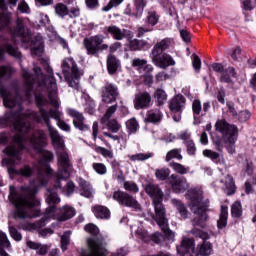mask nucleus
Returning a JSON list of instances; mask_svg holds the SVG:
<instances>
[{"mask_svg":"<svg viewBox=\"0 0 256 256\" xmlns=\"http://www.w3.org/2000/svg\"><path fill=\"white\" fill-rule=\"evenodd\" d=\"M114 201H117L119 205H123L124 207H130L131 209H135L136 211H141V204L137 201L133 195L117 190L113 193Z\"/></svg>","mask_w":256,"mask_h":256,"instance_id":"9b49d317","label":"nucleus"},{"mask_svg":"<svg viewBox=\"0 0 256 256\" xmlns=\"http://www.w3.org/2000/svg\"><path fill=\"white\" fill-rule=\"evenodd\" d=\"M55 13L58 17H66V15H69V8L63 3H58L55 6Z\"/></svg>","mask_w":256,"mask_h":256,"instance_id":"c03bdc74","label":"nucleus"},{"mask_svg":"<svg viewBox=\"0 0 256 256\" xmlns=\"http://www.w3.org/2000/svg\"><path fill=\"white\" fill-rule=\"evenodd\" d=\"M123 188L129 193H139V186L133 181H125Z\"/></svg>","mask_w":256,"mask_h":256,"instance_id":"8fccbe9b","label":"nucleus"},{"mask_svg":"<svg viewBox=\"0 0 256 256\" xmlns=\"http://www.w3.org/2000/svg\"><path fill=\"white\" fill-rule=\"evenodd\" d=\"M126 127L130 133H136L139 129V123L135 118H132L126 122Z\"/></svg>","mask_w":256,"mask_h":256,"instance_id":"5fc2aeb1","label":"nucleus"},{"mask_svg":"<svg viewBox=\"0 0 256 256\" xmlns=\"http://www.w3.org/2000/svg\"><path fill=\"white\" fill-rule=\"evenodd\" d=\"M233 79H237V72L233 67L226 68L220 77L221 83H233Z\"/></svg>","mask_w":256,"mask_h":256,"instance_id":"f704fd0d","label":"nucleus"},{"mask_svg":"<svg viewBox=\"0 0 256 256\" xmlns=\"http://www.w3.org/2000/svg\"><path fill=\"white\" fill-rule=\"evenodd\" d=\"M204 157H208V159H211L212 161H217L219 159V153L206 149L203 151Z\"/></svg>","mask_w":256,"mask_h":256,"instance_id":"052dcab7","label":"nucleus"},{"mask_svg":"<svg viewBox=\"0 0 256 256\" xmlns=\"http://www.w3.org/2000/svg\"><path fill=\"white\" fill-rule=\"evenodd\" d=\"M9 251L11 249V242L7 238V234L0 232V255L1 256H9V254L5 251Z\"/></svg>","mask_w":256,"mask_h":256,"instance_id":"e433bc0d","label":"nucleus"},{"mask_svg":"<svg viewBox=\"0 0 256 256\" xmlns=\"http://www.w3.org/2000/svg\"><path fill=\"white\" fill-rule=\"evenodd\" d=\"M62 72L65 78V81L68 83L72 89L76 91L81 90L79 85L81 77H83V70L77 67V63L73 58H65L61 64Z\"/></svg>","mask_w":256,"mask_h":256,"instance_id":"0eeeda50","label":"nucleus"},{"mask_svg":"<svg viewBox=\"0 0 256 256\" xmlns=\"http://www.w3.org/2000/svg\"><path fill=\"white\" fill-rule=\"evenodd\" d=\"M88 247L90 251L88 253H83L82 256H107V249L103 247V242L97 238H89Z\"/></svg>","mask_w":256,"mask_h":256,"instance_id":"dca6fc26","label":"nucleus"},{"mask_svg":"<svg viewBox=\"0 0 256 256\" xmlns=\"http://www.w3.org/2000/svg\"><path fill=\"white\" fill-rule=\"evenodd\" d=\"M8 53L10 57H14L15 59H21L22 55L19 49L16 46H13L11 43H4L0 47V61L5 59V54Z\"/></svg>","mask_w":256,"mask_h":256,"instance_id":"393cba45","label":"nucleus"},{"mask_svg":"<svg viewBox=\"0 0 256 256\" xmlns=\"http://www.w3.org/2000/svg\"><path fill=\"white\" fill-rule=\"evenodd\" d=\"M220 183L223 185L222 189L226 195H233L235 193L237 188L235 187V181H233V177L231 175H226L220 180Z\"/></svg>","mask_w":256,"mask_h":256,"instance_id":"c756f323","label":"nucleus"},{"mask_svg":"<svg viewBox=\"0 0 256 256\" xmlns=\"http://www.w3.org/2000/svg\"><path fill=\"white\" fill-rule=\"evenodd\" d=\"M98 149H99L100 155H102V157H104L105 159H113V157H114L113 151H111L107 148H104V147H99Z\"/></svg>","mask_w":256,"mask_h":256,"instance_id":"e2e57ef3","label":"nucleus"},{"mask_svg":"<svg viewBox=\"0 0 256 256\" xmlns=\"http://www.w3.org/2000/svg\"><path fill=\"white\" fill-rule=\"evenodd\" d=\"M153 156H154L153 153L147 152V153H138V154L130 155L128 157L130 161H147V159H151V157Z\"/></svg>","mask_w":256,"mask_h":256,"instance_id":"37998d69","label":"nucleus"},{"mask_svg":"<svg viewBox=\"0 0 256 256\" xmlns=\"http://www.w3.org/2000/svg\"><path fill=\"white\" fill-rule=\"evenodd\" d=\"M71 241V231H66L61 236V249L62 251H67V247L69 246V243Z\"/></svg>","mask_w":256,"mask_h":256,"instance_id":"09e8293b","label":"nucleus"},{"mask_svg":"<svg viewBox=\"0 0 256 256\" xmlns=\"http://www.w3.org/2000/svg\"><path fill=\"white\" fill-rule=\"evenodd\" d=\"M216 131H219L224 136L228 143L227 150L231 155L235 153V141H237V128L235 125H230L225 120H218L215 124Z\"/></svg>","mask_w":256,"mask_h":256,"instance_id":"6e6552de","label":"nucleus"},{"mask_svg":"<svg viewBox=\"0 0 256 256\" xmlns=\"http://www.w3.org/2000/svg\"><path fill=\"white\" fill-rule=\"evenodd\" d=\"M190 199V209L196 217L192 220L193 229L190 231L195 237L203 239V242L198 245V254L201 256H209L213 253V244L209 239V234L203 232L205 229V222L207 221V202H203V191L201 189H192L188 191ZM201 227V229L197 228Z\"/></svg>","mask_w":256,"mask_h":256,"instance_id":"39448f33","label":"nucleus"},{"mask_svg":"<svg viewBox=\"0 0 256 256\" xmlns=\"http://www.w3.org/2000/svg\"><path fill=\"white\" fill-rule=\"evenodd\" d=\"M151 107V94L149 92H141L135 95L134 108L139 111L140 109H149Z\"/></svg>","mask_w":256,"mask_h":256,"instance_id":"5701e85b","label":"nucleus"},{"mask_svg":"<svg viewBox=\"0 0 256 256\" xmlns=\"http://www.w3.org/2000/svg\"><path fill=\"white\" fill-rule=\"evenodd\" d=\"M17 11H20L22 14L29 15V13H31V8L25 0H21L17 6Z\"/></svg>","mask_w":256,"mask_h":256,"instance_id":"6e6d98bb","label":"nucleus"},{"mask_svg":"<svg viewBox=\"0 0 256 256\" xmlns=\"http://www.w3.org/2000/svg\"><path fill=\"white\" fill-rule=\"evenodd\" d=\"M31 53L37 57L43 55V36L36 34L31 41Z\"/></svg>","mask_w":256,"mask_h":256,"instance_id":"bb28decb","label":"nucleus"},{"mask_svg":"<svg viewBox=\"0 0 256 256\" xmlns=\"http://www.w3.org/2000/svg\"><path fill=\"white\" fill-rule=\"evenodd\" d=\"M150 58L152 63L160 69H167V67L175 65V60L167 53L150 54Z\"/></svg>","mask_w":256,"mask_h":256,"instance_id":"a211bd4d","label":"nucleus"},{"mask_svg":"<svg viewBox=\"0 0 256 256\" xmlns=\"http://www.w3.org/2000/svg\"><path fill=\"white\" fill-rule=\"evenodd\" d=\"M78 185L80 187L79 193L81 197H86V199H91L93 197V187L89 182L83 178H79Z\"/></svg>","mask_w":256,"mask_h":256,"instance_id":"c85d7f7f","label":"nucleus"},{"mask_svg":"<svg viewBox=\"0 0 256 256\" xmlns=\"http://www.w3.org/2000/svg\"><path fill=\"white\" fill-rule=\"evenodd\" d=\"M9 233L14 241H21L23 239V235L14 226H9Z\"/></svg>","mask_w":256,"mask_h":256,"instance_id":"4d7b16f0","label":"nucleus"},{"mask_svg":"<svg viewBox=\"0 0 256 256\" xmlns=\"http://www.w3.org/2000/svg\"><path fill=\"white\" fill-rule=\"evenodd\" d=\"M57 204L58 203H48L49 207L46 208L44 216L40 220H37L36 222L33 223L21 222L19 224V229H22L23 231H39V229H42V227H45V225H47V221H49V219H55V211H57Z\"/></svg>","mask_w":256,"mask_h":256,"instance_id":"1a4fd4ad","label":"nucleus"},{"mask_svg":"<svg viewBox=\"0 0 256 256\" xmlns=\"http://www.w3.org/2000/svg\"><path fill=\"white\" fill-rule=\"evenodd\" d=\"M42 115L43 120L40 118L38 121H45L58 161V172L56 174L57 181L52 188L47 190L46 193V202L51 205L55 203H61V198H59L58 195L59 192L66 193L67 197H71V195L75 193V183L73 181H68L65 187H63L61 184V181H67L71 175L69 172L72 167L71 159L67 153V148L65 147V140H63V136L59 135V131H57L55 127L51 126V124H49V116L47 115V112L43 111Z\"/></svg>","mask_w":256,"mask_h":256,"instance_id":"7ed1b4c3","label":"nucleus"},{"mask_svg":"<svg viewBox=\"0 0 256 256\" xmlns=\"http://www.w3.org/2000/svg\"><path fill=\"white\" fill-rule=\"evenodd\" d=\"M10 23L11 16L7 14H2L0 16V31H4V29H7L15 45H17V39L18 41H21V43H31V29L27 27V24H25V19L18 17L13 27H9Z\"/></svg>","mask_w":256,"mask_h":256,"instance_id":"423d86ee","label":"nucleus"},{"mask_svg":"<svg viewBox=\"0 0 256 256\" xmlns=\"http://www.w3.org/2000/svg\"><path fill=\"white\" fill-rule=\"evenodd\" d=\"M229 217V208L227 206H221V212L217 221L218 229H225L227 227V219Z\"/></svg>","mask_w":256,"mask_h":256,"instance_id":"c9c22d12","label":"nucleus"},{"mask_svg":"<svg viewBox=\"0 0 256 256\" xmlns=\"http://www.w3.org/2000/svg\"><path fill=\"white\" fill-rule=\"evenodd\" d=\"M104 40L105 36L101 34L85 38L83 45L87 51V55H99V45H101Z\"/></svg>","mask_w":256,"mask_h":256,"instance_id":"ddd939ff","label":"nucleus"},{"mask_svg":"<svg viewBox=\"0 0 256 256\" xmlns=\"http://www.w3.org/2000/svg\"><path fill=\"white\" fill-rule=\"evenodd\" d=\"M202 109L203 106L201 105V100H194L192 103L194 125H200L201 117L199 115H202Z\"/></svg>","mask_w":256,"mask_h":256,"instance_id":"72a5a7b5","label":"nucleus"},{"mask_svg":"<svg viewBox=\"0 0 256 256\" xmlns=\"http://www.w3.org/2000/svg\"><path fill=\"white\" fill-rule=\"evenodd\" d=\"M26 245L29 249L36 251L37 255H47V252L49 251V246L41 244L39 242H33L31 240H28L26 242Z\"/></svg>","mask_w":256,"mask_h":256,"instance_id":"7c9ffc66","label":"nucleus"},{"mask_svg":"<svg viewBox=\"0 0 256 256\" xmlns=\"http://www.w3.org/2000/svg\"><path fill=\"white\" fill-rule=\"evenodd\" d=\"M66 112L69 117H72V123L75 129H78V131H89V125L85 123V116H83V113L73 108H67Z\"/></svg>","mask_w":256,"mask_h":256,"instance_id":"f3484780","label":"nucleus"},{"mask_svg":"<svg viewBox=\"0 0 256 256\" xmlns=\"http://www.w3.org/2000/svg\"><path fill=\"white\" fill-rule=\"evenodd\" d=\"M106 123L109 131H112V133H119L121 131V124L117 120H108Z\"/></svg>","mask_w":256,"mask_h":256,"instance_id":"603ef678","label":"nucleus"},{"mask_svg":"<svg viewBox=\"0 0 256 256\" xmlns=\"http://www.w3.org/2000/svg\"><path fill=\"white\" fill-rule=\"evenodd\" d=\"M143 47V41L134 39L130 42V49L131 51H139Z\"/></svg>","mask_w":256,"mask_h":256,"instance_id":"69168bd1","label":"nucleus"},{"mask_svg":"<svg viewBox=\"0 0 256 256\" xmlns=\"http://www.w3.org/2000/svg\"><path fill=\"white\" fill-rule=\"evenodd\" d=\"M153 205L156 214L155 221L163 231L166 239L168 241H175V232L169 229V220H167V213L165 211V207L163 206V202H156Z\"/></svg>","mask_w":256,"mask_h":256,"instance_id":"9d476101","label":"nucleus"},{"mask_svg":"<svg viewBox=\"0 0 256 256\" xmlns=\"http://www.w3.org/2000/svg\"><path fill=\"white\" fill-rule=\"evenodd\" d=\"M231 215L236 219H239L241 215H243V208L241 206V202H234L231 207Z\"/></svg>","mask_w":256,"mask_h":256,"instance_id":"a18cd8bd","label":"nucleus"},{"mask_svg":"<svg viewBox=\"0 0 256 256\" xmlns=\"http://www.w3.org/2000/svg\"><path fill=\"white\" fill-rule=\"evenodd\" d=\"M169 175H171V170L169 168H161L155 170V177L158 181H165L169 179Z\"/></svg>","mask_w":256,"mask_h":256,"instance_id":"a19ab883","label":"nucleus"},{"mask_svg":"<svg viewBox=\"0 0 256 256\" xmlns=\"http://www.w3.org/2000/svg\"><path fill=\"white\" fill-rule=\"evenodd\" d=\"M119 89L111 83H106L102 90V101L104 103H113L117 100Z\"/></svg>","mask_w":256,"mask_h":256,"instance_id":"aec40b11","label":"nucleus"},{"mask_svg":"<svg viewBox=\"0 0 256 256\" xmlns=\"http://www.w3.org/2000/svg\"><path fill=\"white\" fill-rule=\"evenodd\" d=\"M173 39L171 38H164L157 42L150 53V55H161L164 51H167L170 47H173Z\"/></svg>","mask_w":256,"mask_h":256,"instance_id":"a878e982","label":"nucleus"},{"mask_svg":"<svg viewBox=\"0 0 256 256\" xmlns=\"http://www.w3.org/2000/svg\"><path fill=\"white\" fill-rule=\"evenodd\" d=\"M177 211L179 212L181 217H183V219H187V217L189 215V211H187V208L185 207V205L179 203L177 205Z\"/></svg>","mask_w":256,"mask_h":256,"instance_id":"774afa93","label":"nucleus"},{"mask_svg":"<svg viewBox=\"0 0 256 256\" xmlns=\"http://www.w3.org/2000/svg\"><path fill=\"white\" fill-rule=\"evenodd\" d=\"M85 231H87V233H90V235H93V237H97V235H99V227H97V225L95 224H87L84 227Z\"/></svg>","mask_w":256,"mask_h":256,"instance_id":"bf43d9fd","label":"nucleus"},{"mask_svg":"<svg viewBox=\"0 0 256 256\" xmlns=\"http://www.w3.org/2000/svg\"><path fill=\"white\" fill-rule=\"evenodd\" d=\"M236 119L239 121V123H247V121L251 119V112L249 110H242L238 113Z\"/></svg>","mask_w":256,"mask_h":256,"instance_id":"864d4df0","label":"nucleus"},{"mask_svg":"<svg viewBox=\"0 0 256 256\" xmlns=\"http://www.w3.org/2000/svg\"><path fill=\"white\" fill-rule=\"evenodd\" d=\"M147 6V0H134V4H128L124 10V15L140 19L143 16V11Z\"/></svg>","mask_w":256,"mask_h":256,"instance_id":"2eb2a0df","label":"nucleus"},{"mask_svg":"<svg viewBox=\"0 0 256 256\" xmlns=\"http://www.w3.org/2000/svg\"><path fill=\"white\" fill-rule=\"evenodd\" d=\"M121 67V62L115 55H109L107 58V70L109 75H115L117 70Z\"/></svg>","mask_w":256,"mask_h":256,"instance_id":"2f4dec72","label":"nucleus"},{"mask_svg":"<svg viewBox=\"0 0 256 256\" xmlns=\"http://www.w3.org/2000/svg\"><path fill=\"white\" fill-rule=\"evenodd\" d=\"M53 175V169L49 164H45L42 168H38L37 179L30 186L17 188L9 187L8 199L14 205L15 219H35L41 217V210L36 208L39 201L35 198L38 187H45L48 182V177Z\"/></svg>","mask_w":256,"mask_h":256,"instance_id":"20e7f679","label":"nucleus"},{"mask_svg":"<svg viewBox=\"0 0 256 256\" xmlns=\"http://www.w3.org/2000/svg\"><path fill=\"white\" fill-rule=\"evenodd\" d=\"M154 97L156 99L158 107H161V105H165V101H167V93L165 92V90L158 88L154 93Z\"/></svg>","mask_w":256,"mask_h":256,"instance_id":"ea45409f","label":"nucleus"},{"mask_svg":"<svg viewBox=\"0 0 256 256\" xmlns=\"http://www.w3.org/2000/svg\"><path fill=\"white\" fill-rule=\"evenodd\" d=\"M117 111V104L110 106L107 110L104 116L101 118V123L105 124L113 115H115V112Z\"/></svg>","mask_w":256,"mask_h":256,"instance_id":"de8ad7c7","label":"nucleus"},{"mask_svg":"<svg viewBox=\"0 0 256 256\" xmlns=\"http://www.w3.org/2000/svg\"><path fill=\"white\" fill-rule=\"evenodd\" d=\"M146 121L147 123H152L153 125H157L163 121V112L159 108H153L147 111L146 113Z\"/></svg>","mask_w":256,"mask_h":256,"instance_id":"cd10ccee","label":"nucleus"},{"mask_svg":"<svg viewBox=\"0 0 256 256\" xmlns=\"http://www.w3.org/2000/svg\"><path fill=\"white\" fill-rule=\"evenodd\" d=\"M75 208L69 205H65L60 209V213L58 216V221H68V219H73L75 217Z\"/></svg>","mask_w":256,"mask_h":256,"instance_id":"473e14b6","label":"nucleus"},{"mask_svg":"<svg viewBox=\"0 0 256 256\" xmlns=\"http://www.w3.org/2000/svg\"><path fill=\"white\" fill-rule=\"evenodd\" d=\"M11 75H13V68L10 65L0 66V95L3 99L4 107L8 109L4 116H0V126L7 127V125H11L16 131V134L12 137L11 144L3 151L7 157L2 159V166L6 167L10 179H13L14 177H31L33 175V170L29 166H24L19 170L16 168L23 161V150L27 145L33 147L36 153H42L46 163L53 161V153L43 151L47 135L43 130L33 131L31 117H29L31 111L23 114V106L19 101L17 88L14 89L15 95H13L11 91L1 85L3 81L11 79ZM31 131L32 134L28 135Z\"/></svg>","mask_w":256,"mask_h":256,"instance_id":"f257e3e1","label":"nucleus"},{"mask_svg":"<svg viewBox=\"0 0 256 256\" xmlns=\"http://www.w3.org/2000/svg\"><path fill=\"white\" fill-rule=\"evenodd\" d=\"M170 167H172L173 171L179 175H187L189 173V167H185L181 163L172 162L170 163Z\"/></svg>","mask_w":256,"mask_h":256,"instance_id":"79ce46f5","label":"nucleus"},{"mask_svg":"<svg viewBox=\"0 0 256 256\" xmlns=\"http://www.w3.org/2000/svg\"><path fill=\"white\" fill-rule=\"evenodd\" d=\"M68 15L71 18H76L79 17V15H81V8H79V6H72L69 10H68Z\"/></svg>","mask_w":256,"mask_h":256,"instance_id":"338daca9","label":"nucleus"},{"mask_svg":"<svg viewBox=\"0 0 256 256\" xmlns=\"http://www.w3.org/2000/svg\"><path fill=\"white\" fill-rule=\"evenodd\" d=\"M33 71L35 76L28 72L27 69L22 68V77L25 80V96L28 101H31L34 96L36 105L39 109V112H30V120L32 119L33 121H36V123H45L47 125L45 120H43V111H45L48 115L50 127H53L51 125V119H54L57 121L59 129L69 133L71 131V126L65 121L61 120V115H63V113L59 111L61 101L59 100L57 80H55V77L53 76V68L49 66L47 67L46 71L48 73V77L43 75V71L39 66H34ZM39 119L42 120L39 122Z\"/></svg>","mask_w":256,"mask_h":256,"instance_id":"f03ea898","label":"nucleus"},{"mask_svg":"<svg viewBox=\"0 0 256 256\" xmlns=\"http://www.w3.org/2000/svg\"><path fill=\"white\" fill-rule=\"evenodd\" d=\"M106 32L111 35L116 41H123V39H131V31L127 29H121L116 25L105 27Z\"/></svg>","mask_w":256,"mask_h":256,"instance_id":"4be33fe9","label":"nucleus"},{"mask_svg":"<svg viewBox=\"0 0 256 256\" xmlns=\"http://www.w3.org/2000/svg\"><path fill=\"white\" fill-rule=\"evenodd\" d=\"M177 159L181 161L183 159V155H181V148H175L167 152L165 161L169 163V161Z\"/></svg>","mask_w":256,"mask_h":256,"instance_id":"58836bf2","label":"nucleus"},{"mask_svg":"<svg viewBox=\"0 0 256 256\" xmlns=\"http://www.w3.org/2000/svg\"><path fill=\"white\" fill-rule=\"evenodd\" d=\"M147 65V60L141 59V58H134L132 60V67H137L138 69H141L142 67H145Z\"/></svg>","mask_w":256,"mask_h":256,"instance_id":"0e129e2a","label":"nucleus"},{"mask_svg":"<svg viewBox=\"0 0 256 256\" xmlns=\"http://www.w3.org/2000/svg\"><path fill=\"white\" fill-rule=\"evenodd\" d=\"M185 145L188 155L194 156L195 153H197V146H195V142H193V140L186 141Z\"/></svg>","mask_w":256,"mask_h":256,"instance_id":"13d9d810","label":"nucleus"},{"mask_svg":"<svg viewBox=\"0 0 256 256\" xmlns=\"http://www.w3.org/2000/svg\"><path fill=\"white\" fill-rule=\"evenodd\" d=\"M168 183L174 193H185V191L189 189V182H187V178L177 174L170 175Z\"/></svg>","mask_w":256,"mask_h":256,"instance_id":"4468645a","label":"nucleus"},{"mask_svg":"<svg viewBox=\"0 0 256 256\" xmlns=\"http://www.w3.org/2000/svg\"><path fill=\"white\" fill-rule=\"evenodd\" d=\"M148 26H141L138 28V37H143L145 33H151L153 27L159 23V15L156 12H149L147 16Z\"/></svg>","mask_w":256,"mask_h":256,"instance_id":"b1692460","label":"nucleus"},{"mask_svg":"<svg viewBox=\"0 0 256 256\" xmlns=\"http://www.w3.org/2000/svg\"><path fill=\"white\" fill-rule=\"evenodd\" d=\"M93 213L97 219H109L111 217V212L105 206H95Z\"/></svg>","mask_w":256,"mask_h":256,"instance_id":"4c0bfd02","label":"nucleus"},{"mask_svg":"<svg viewBox=\"0 0 256 256\" xmlns=\"http://www.w3.org/2000/svg\"><path fill=\"white\" fill-rule=\"evenodd\" d=\"M176 249L181 256H193L195 254V239L184 237Z\"/></svg>","mask_w":256,"mask_h":256,"instance_id":"6ab92c4d","label":"nucleus"},{"mask_svg":"<svg viewBox=\"0 0 256 256\" xmlns=\"http://www.w3.org/2000/svg\"><path fill=\"white\" fill-rule=\"evenodd\" d=\"M185 103V96L181 94L174 96L169 102V109L172 113H174L173 120L176 123L181 121V113H183V109H185Z\"/></svg>","mask_w":256,"mask_h":256,"instance_id":"f8f14e48","label":"nucleus"},{"mask_svg":"<svg viewBox=\"0 0 256 256\" xmlns=\"http://www.w3.org/2000/svg\"><path fill=\"white\" fill-rule=\"evenodd\" d=\"M145 191L149 197L152 198L153 204L155 203H163V190L159 187V185L154 183H148L145 186Z\"/></svg>","mask_w":256,"mask_h":256,"instance_id":"412c9836","label":"nucleus"},{"mask_svg":"<svg viewBox=\"0 0 256 256\" xmlns=\"http://www.w3.org/2000/svg\"><path fill=\"white\" fill-rule=\"evenodd\" d=\"M92 169L97 175H107V166L104 163L94 162L92 164Z\"/></svg>","mask_w":256,"mask_h":256,"instance_id":"49530a36","label":"nucleus"},{"mask_svg":"<svg viewBox=\"0 0 256 256\" xmlns=\"http://www.w3.org/2000/svg\"><path fill=\"white\" fill-rule=\"evenodd\" d=\"M192 65L196 73H199V71H201V58H199L197 54L193 55Z\"/></svg>","mask_w":256,"mask_h":256,"instance_id":"680f3d73","label":"nucleus"},{"mask_svg":"<svg viewBox=\"0 0 256 256\" xmlns=\"http://www.w3.org/2000/svg\"><path fill=\"white\" fill-rule=\"evenodd\" d=\"M134 233L137 239H140V241H144V243H147V241L151 239V237H149V234L145 231V229L141 227L137 228V230H135Z\"/></svg>","mask_w":256,"mask_h":256,"instance_id":"3c124183","label":"nucleus"}]
</instances>
